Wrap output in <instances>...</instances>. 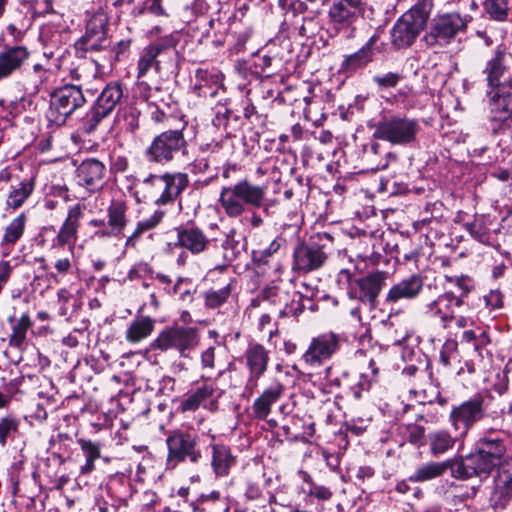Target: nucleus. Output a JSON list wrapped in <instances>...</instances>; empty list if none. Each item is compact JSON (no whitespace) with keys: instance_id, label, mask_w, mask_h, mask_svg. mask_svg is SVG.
<instances>
[{"instance_id":"5fc2aeb1","label":"nucleus","mask_w":512,"mask_h":512,"mask_svg":"<svg viewBox=\"0 0 512 512\" xmlns=\"http://www.w3.org/2000/svg\"><path fill=\"white\" fill-rule=\"evenodd\" d=\"M31 326L32 321L27 313L22 314L16 319L12 325V334L9 339L10 346L21 349L26 341V335Z\"/></svg>"},{"instance_id":"0e129e2a","label":"nucleus","mask_w":512,"mask_h":512,"mask_svg":"<svg viewBox=\"0 0 512 512\" xmlns=\"http://www.w3.org/2000/svg\"><path fill=\"white\" fill-rule=\"evenodd\" d=\"M140 112L134 107H127L121 112H118L116 121H124V128L131 133H134L139 128Z\"/></svg>"},{"instance_id":"6ab92c4d","label":"nucleus","mask_w":512,"mask_h":512,"mask_svg":"<svg viewBox=\"0 0 512 512\" xmlns=\"http://www.w3.org/2000/svg\"><path fill=\"white\" fill-rule=\"evenodd\" d=\"M489 121L493 133L512 122V85L488 88L486 91Z\"/></svg>"},{"instance_id":"603ef678","label":"nucleus","mask_w":512,"mask_h":512,"mask_svg":"<svg viewBox=\"0 0 512 512\" xmlns=\"http://www.w3.org/2000/svg\"><path fill=\"white\" fill-rule=\"evenodd\" d=\"M286 243L282 236H277L263 249L252 251V261L256 266L268 265Z\"/></svg>"},{"instance_id":"6e6d98bb","label":"nucleus","mask_w":512,"mask_h":512,"mask_svg":"<svg viewBox=\"0 0 512 512\" xmlns=\"http://www.w3.org/2000/svg\"><path fill=\"white\" fill-rule=\"evenodd\" d=\"M164 291L169 296H178L180 301L190 303L194 299L196 290L193 288V283L190 278L178 277L176 282L170 287H165Z\"/></svg>"},{"instance_id":"ea45409f","label":"nucleus","mask_w":512,"mask_h":512,"mask_svg":"<svg viewBox=\"0 0 512 512\" xmlns=\"http://www.w3.org/2000/svg\"><path fill=\"white\" fill-rule=\"evenodd\" d=\"M377 41L378 35H372L363 47L345 58L342 64L343 69L346 72L353 73L366 67L373 60V49Z\"/></svg>"},{"instance_id":"6e6552de","label":"nucleus","mask_w":512,"mask_h":512,"mask_svg":"<svg viewBox=\"0 0 512 512\" xmlns=\"http://www.w3.org/2000/svg\"><path fill=\"white\" fill-rule=\"evenodd\" d=\"M420 130L421 126L418 119L394 114L383 116L375 124L372 137L389 142L392 145L408 146L417 140Z\"/></svg>"},{"instance_id":"f704fd0d","label":"nucleus","mask_w":512,"mask_h":512,"mask_svg":"<svg viewBox=\"0 0 512 512\" xmlns=\"http://www.w3.org/2000/svg\"><path fill=\"white\" fill-rule=\"evenodd\" d=\"M221 100L222 98L218 100L215 108L212 126L220 132V136L232 137L234 132L243 125L242 117L228 106L227 101L221 104Z\"/></svg>"},{"instance_id":"9d476101","label":"nucleus","mask_w":512,"mask_h":512,"mask_svg":"<svg viewBox=\"0 0 512 512\" xmlns=\"http://www.w3.org/2000/svg\"><path fill=\"white\" fill-rule=\"evenodd\" d=\"M84 216V206L75 204L68 209V214L58 231L52 225L44 226L40 230L36 240L38 245L44 247L50 237L51 248H62L68 246L71 254L78 238V228Z\"/></svg>"},{"instance_id":"e433bc0d","label":"nucleus","mask_w":512,"mask_h":512,"mask_svg":"<svg viewBox=\"0 0 512 512\" xmlns=\"http://www.w3.org/2000/svg\"><path fill=\"white\" fill-rule=\"evenodd\" d=\"M29 55L25 46H11L2 50L0 52V81L20 70Z\"/></svg>"},{"instance_id":"3c124183","label":"nucleus","mask_w":512,"mask_h":512,"mask_svg":"<svg viewBox=\"0 0 512 512\" xmlns=\"http://www.w3.org/2000/svg\"><path fill=\"white\" fill-rule=\"evenodd\" d=\"M77 443L85 457V462L80 466V474L88 475L95 469V461L101 457L102 445L89 439L80 438Z\"/></svg>"},{"instance_id":"aec40b11","label":"nucleus","mask_w":512,"mask_h":512,"mask_svg":"<svg viewBox=\"0 0 512 512\" xmlns=\"http://www.w3.org/2000/svg\"><path fill=\"white\" fill-rule=\"evenodd\" d=\"M487 416V403L477 395L458 406H454L449 414V421L460 437H465L468 431Z\"/></svg>"},{"instance_id":"9b49d317","label":"nucleus","mask_w":512,"mask_h":512,"mask_svg":"<svg viewBox=\"0 0 512 512\" xmlns=\"http://www.w3.org/2000/svg\"><path fill=\"white\" fill-rule=\"evenodd\" d=\"M180 41V33L174 31L163 37H159L144 47L140 53L137 64V78H144L151 70L159 73L162 70V62L165 58L175 55L176 47Z\"/></svg>"},{"instance_id":"37998d69","label":"nucleus","mask_w":512,"mask_h":512,"mask_svg":"<svg viewBox=\"0 0 512 512\" xmlns=\"http://www.w3.org/2000/svg\"><path fill=\"white\" fill-rule=\"evenodd\" d=\"M155 328V320L150 316L135 317L125 332V339L132 344L148 338Z\"/></svg>"},{"instance_id":"bb28decb","label":"nucleus","mask_w":512,"mask_h":512,"mask_svg":"<svg viewBox=\"0 0 512 512\" xmlns=\"http://www.w3.org/2000/svg\"><path fill=\"white\" fill-rule=\"evenodd\" d=\"M462 306L452 292H443L434 300L424 304L422 313L427 318L438 320L441 327L446 329L456 319V310Z\"/></svg>"},{"instance_id":"338daca9","label":"nucleus","mask_w":512,"mask_h":512,"mask_svg":"<svg viewBox=\"0 0 512 512\" xmlns=\"http://www.w3.org/2000/svg\"><path fill=\"white\" fill-rule=\"evenodd\" d=\"M405 437L407 441L416 447L425 444V428L417 424H409L406 426Z\"/></svg>"},{"instance_id":"69168bd1","label":"nucleus","mask_w":512,"mask_h":512,"mask_svg":"<svg viewBox=\"0 0 512 512\" xmlns=\"http://www.w3.org/2000/svg\"><path fill=\"white\" fill-rule=\"evenodd\" d=\"M200 366L205 373L212 372L216 368L215 345H209L200 352Z\"/></svg>"},{"instance_id":"bf43d9fd","label":"nucleus","mask_w":512,"mask_h":512,"mask_svg":"<svg viewBox=\"0 0 512 512\" xmlns=\"http://www.w3.org/2000/svg\"><path fill=\"white\" fill-rule=\"evenodd\" d=\"M318 24L314 17H302L292 22L288 29L291 35H297L302 38H310L315 35Z\"/></svg>"},{"instance_id":"052dcab7","label":"nucleus","mask_w":512,"mask_h":512,"mask_svg":"<svg viewBox=\"0 0 512 512\" xmlns=\"http://www.w3.org/2000/svg\"><path fill=\"white\" fill-rule=\"evenodd\" d=\"M373 385L371 380L367 378V375L360 374L358 381L348 388L347 395L354 401L366 400L369 397Z\"/></svg>"},{"instance_id":"20e7f679","label":"nucleus","mask_w":512,"mask_h":512,"mask_svg":"<svg viewBox=\"0 0 512 512\" xmlns=\"http://www.w3.org/2000/svg\"><path fill=\"white\" fill-rule=\"evenodd\" d=\"M334 237L329 232H318L308 242L298 243L292 255V271L307 274L319 270L327 261Z\"/></svg>"},{"instance_id":"49530a36","label":"nucleus","mask_w":512,"mask_h":512,"mask_svg":"<svg viewBox=\"0 0 512 512\" xmlns=\"http://www.w3.org/2000/svg\"><path fill=\"white\" fill-rule=\"evenodd\" d=\"M462 437L456 432L453 436L447 430H437L428 434L429 451L433 456H438L453 449L458 439Z\"/></svg>"},{"instance_id":"1a4fd4ad","label":"nucleus","mask_w":512,"mask_h":512,"mask_svg":"<svg viewBox=\"0 0 512 512\" xmlns=\"http://www.w3.org/2000/svg\"><path fill=\"white\" fill-rule=\"evenodd\" d=\"M182 129H169L156 135L144 150L147 162L166 165L188 154V142Z\"/></svg>"},{"instance_id":"dca6fc26","label":"nucleus","mask_w":512,"mask_h":512,"mask_svg":"<svg viewBox=\"0 0 512 512\" xmlns=\"http://www.w3.org/2000/svg\"><path fill=\"white\" fill-rule=\"evenodd\" d=\"M399 236L392 231L375 230L372 238L366 237L369 250L356 253V257L371 265L388 264L391 259L399 261Z\"/></svg>"},{"instance_id":"c9c22d12","label":"nucleus","mask_w":512,"mask_h":512,"mask_svg":"<svg viewBox=\"0 0 512 512\" xmlns=\"http://www.w3.org/2000/svg\"><path fill=\"white\" fill-rule=\"evenodd\" d=\"M372 139L363 145L362 161L366 164L367 169L371 171H379L386 169L391 161L396 160V155L386 150V148Z\"/></svg>"},{"instance_id":"473e14b6","label":"nucleus","mask_w":512,"mask_h":512,"mask_svg":"<svg viewBox=\"0 0 512 512\" xmlns=\"http://www.w3.org/2000/svg\"><path fill=\"white\" fill-rule=\"evenodd\" d=\"M105 174L106 167L101 161L88 158L77 167L76 180L80 186L89 191H95L103 186Z\"/></svg>"},{"instance_id":"4468645a","label":"nucleus","mask_w":512,"mask_h":512,"mask_svg":"<svg viewBox=\"0 0 512 512\" xmlns=\"http://www.w3.org/2000/svg\"><path fill=\"white\" fill-rule=\"evenodd\" d=\"M123 98V87L119 82L108 83L98 95L91 109L82 120V129L90 134L120 104Z\"/></svg>"},{"instance_id":"72a5a7b5","label":"nucleus","mask_w":512,"mask_h":512,"mask_svg":"<svg viewBox=\"0 0 512 512\" xmlns=\"http://www.w3.org/2000/svg\"><path fill=\"white\" fill-rule=\"evenodd\" d=\"M237 280L229 277L222 282L221 286H213L205 290L202 294L204 307L208 310H218L226 305L232 304L236 298Z\"/></svg>"},{"instance_id":"e2e57ef3","label":"nucleus","mask_w":512,"mask_h":512,"mask_svg":"<svg viewBox=\"0 0 512 512\" xmlns=\"http://www.w3.org/2000/svg\"><path fill=\"white\" fill-rule=\"evenodd\" d=\"M235 230H230L226 234L225 239L221 243V247L224 251V258L228 261L235 260L241 252L240 242L235 238Z\"/></svg>"},{"instance_id":"ddd939ff","label":"nucleus","mask_w":512,"mask_h":512,"mask_svg":"<svg viewBox=\"0 0 512 512\" xmlns=\"http://www.w3.org/2000/svg\"><path fill=\"white\" fill-rule=\"evenodd\" d=\"M86 100L82 89L78 85H64L55 89L50 94V104L47 117L57 126L65 124L67 118L78 108L85 104Z\"/></svg>"},{"instance_id":"4be33fe9","label":"nucleus","mask_w":512,"mask_h":512,"mask_svg":"<svg viewBox=\"0 0 512 512\" xmlns=\"http://www.w3.org/2000/svg\"><path fill=\"white\" fill-rule=\"evenodd\" d=\"M483 74L487 87L512 85V53L504 44H499L487 60Z\"/></svg>"},{"instance_id":"0eeeda50","label":"nucleus","mask_w":512,"mask_h":512,"mask_svg":"<svg viewBox=\"0 0 512 512\" xmlns=\"http://www.w3.org/2000/svg\"><path fill=\"white\" fill-rule=\"evenodd\" d=\"M200 332L196 327L184 325L166 326L150 343V350L176 351L180 357L192 359V353L200 344Z\"/></svg>"},{"instance_id":"58836bf2","label":"nucleus","mask_w":512,"mask_h":512,"mask_svg":"<svg viewBox=\"0 0 512 512\" xmlns=\"http://www.w3.org/2000/svg\"><path fill=\"white\" fill-rule=\"evenodd\" d=\"M283 391L284 387L281 383H274L266 388L253 403L254 417L265 420L271 412V406L279 400Z\"/></svg>"},{"instance_id":"a19ab883","label":"nucleus","mask_w":512,"mask_h":512,"mask_svg":"<svg viewBox=\"0 0 512 512\" xmlns=\"http://www.w3.org/2000/svg\"><path fill=\"white\" fill-rule=\"evenodd\" d=\"M298 477L301 484L298 486V492L306 496V498L318 501H328L332 498L333 492L329 487L316 483L313 477L305 470H298Z\"/></svg>"},{"instance_id":"2f4dec72","label":"nucleus","mask_w":512,"mask_h":512,"mask_svg":"<svg viewBox=\"0 0 512 512\" xmlns=\"http://www.w3.org/2000/svg\"><path fill=\"white\" fill-rule=\"evenodd\" d=\"M424 287V278L420 274H411L394 285L388 290L385 301L389 304H395L400 301H409L416 299Z\"/></svg>"},{"instance_id":"680f3d73","label":"nucleus","mask_w":512,"mask_h":512,"mask_svg":"<svg viewBox=\"0 0 512 512\" xmlns=\"http://www.w3.org/2000/svg\"><path fill=\"white\" fill-rule=\"evenodd\" d=\"M510 0H485L484 9L496 21H504L508 17Z\"/></svg>"},{"instance_id":"09e8293b","label":"nucleus","mask_w":512,"mask_h":512,"mask_svg":"<svg viewBox=\"0 0 512 512\" xmlns=\"http://www.w3.org/2000/svg\"><path fill=\"white\" fill-rule=\"evenodd\" d=\"M444 286V292H452L453 296L460 300V304L464 306L466 298L474 289V281L466 275L445 276Z\"/></svg>"},{"instance_id":"b1692460","label":"nucleus","mask_w":512,"mask_h":512,"mask_svg":"<svg viewBox=\"0 0 512 512\" xmlns=\"http://www.w3.org/2000/svg\"><path fill=\"white\" fill-rule=\"evenodd\" d=\"M341 337L333 332H326L313 337L306 351L302 355V361L309 367H320L325 361L340 349Z\"/></svg>"},{"instance_id":"79ce46f5","label":"nucleus","mask_w":512,"mask_h":512,"mask_svg":"<svg viewBox=\"0 0 512 512\" xmlns=\"http://www.w3.org/2000/svg\"><path fill=\"white\" fill-rule=\"evenodd\" d=\"M35 189L34 178H24L17 184H12L7 195L6 205L13 210L19 209L32 195Z\"/></svg>"},{"instance_id":"393cba45","label":"nucleus","mask_w":512,"mask_h":512,"mask_svg":"<svg viewBox=\"0 0 512 512\" xmlns=\"http://www.w3.org/2000/svg\"><path fill=\"white\" fill-rule=\"evenodd\" d=\"M261 297L264 302L275 307L280 318L297 317L304 310L301 303L303 297L300 292L290 294L276 286H267L261 290Z\"/></svg>"},{"instance_id":"f8f14e48","label":"nucleus","mask_w":512,"mask_h":512,"mask_svg":"<svg viewBox=\"0 0 512 512\" xmlns=\"http://www.w3.org/2000/svg\"><path fill=\"white\" fill-rule=\"evenodd\" d=\"M469 20L470 17L456 12L438 15L432 19L423 41L429 47H445L467 29Z\"/></svg>"},{"instance_id":"a18cd8bd","label":"nucleus","mask_w":512,"mask_h":512,"mask_svg":"<svg viewBox=\"0 0 512 512\" xmlns=\"http://www.w3.org/2000/svg\"><path fill=\"white\" fill-rule=\"evenodd\" d=\"M233 141L231 137L220 136V139H213L210 142L200 145L202 153L209 154V157L217 162L228 161L233 153Z\"/></svg>"},{"instance_id":"2eb2a0df","label":"nucleus","mask_w":512,"mask_h":512,"mask_svg":"<svg viewBox=\"0 0 512 512\" xmlns=\"http://www.w3.org/2000/svg\"><path fill=\"white\" fill-rule=\"evenodd\" d=\"M128 205L124 200L112 199L106 208L107 219L94 218L88 222L95 228L94 237L98 239H120L129 223Z\"/></svg>"},{"instance_id":"c03bdc74","label":"nucleus","mask_w":512,"mask_h":512,"mask_svg":"<svg viewBox=\"0 0 512 512\" xmlns=\"http://www.w3.org/2000/svg\"><path fill=\"white\" fill-rule=\"evenodd\" d=\"M26 223L27 217L24 213H21L6 226L1 240L2 253L4 256L9 255L10 248L24 235Z\"/></svg>"},{"instance_id":"f3484780","label":"nucleus","mask_w":512,"mask_h":512,"mask_svg":"<svg viewBox=\"0 0 512 512\" xmlns=\"http://www.w3.org/2000/svg\"><path fill=\"white\" fill-rule=\"evenodd\" d=\"M427 13L414 6L405 12L391 29V43L396 49L410 47L426 26Z\"/></svg>"},{"instance_id":"a211bd4d","label":"nucleus","mask_w":512,"mask_h":512,"mask_svg":"<svg viewBox=\"0 0 512 512\" xmlns=\"http://www.w3.org/2000/svg\"><path fill=\"white\" fill-rule=\"evenodd\" d=\"M367 0H334L328 10L329 22L337 33L345 38L354 36L355 22L363 17Z\"/></svg>"},{"instance_id":"864d4df0","label":"nucleus","mask_w":512,"mask_h":512,"mask_svg":"<svg viewBox=\"0 0 512 512\" xmlns=\"http://www.w3.org/2000/svg\"><path fill=\"white\" fill-rule=\"evenodd\" d=\"M191 391L203 404V408L210 411H215L217 409L218 398L221 393L214 383L204 382L202 385Z\"/></svg>"},{"instance_id":"423d86ee","label":"nucleus","mask_w":512,"mask_h":512,"mask_svg":"<svg viewBox=\"0 0 512 512\" xmlns=\"http://www.w3.org/2000/svg\"><path fill=\"white\" fill-rule=\"evenodd\" d=\"M165 443L167 468L174 469L180 463L198 464L203 459L202 436L193 430H171Z\"/></svg>"},{"instance_id":"c756f323","label":"nucleus","mask_w":512,"mask_h":512,"mask_svg":"<svg viewBox=\"0 0 512 512\" xmlns=\"http://www.w3.org/2000/svg\"><path fill=\"white\" fill-rule=\"evenodd\" d=\"M211 439L207 444L210 448V466L216 478L227 477L237 465V456L232 448L222 442H216L215 435L209 434Z\"/></svg>"},{"instance_id":"7c9ffc66","label":"nucleus","mask_w":512,"mask_h":512,"mask_svg":"<svg viewBox=\"0 0 512 512\" xmlns=\"http://www.w3.org/2000/svg\"><path fill=\"white\" fill-rule=\"evenodd\" d=\"M470 236L487 246L499 247L500 227L489 215H476L471 222L465 224Z\"/></svg>"},{"instance_id":"7ed1b4c3","label":"nucleus","mask_w":512,"mask_h":512,"mask_svg":"<svg viewBox=\"0 0 512 512\" xmlns=\"http://www.w3.org/2000/svg\"><path fill=\"white\" fill-rule=\"evenodd\" d=\"M189 185V177L182 172L150 174L139 182L133 193L136 202L152 201L157 206L173 204Z\"/></svg>"},{"instance_id":"774afa93","label":"nucleus","mask_w":512,"mask_h":512,"mask_svg":"<svg viewBox=\"0 0 512 512\" xmlns=\"http://www.w3.org/2000/svg\"><path fill=\"white\" fill-rule=\"evenodd\" d=\"M402 75L396 72H388L384 75H376L373 77V82L379 89L394 88L398 85Z\"/></svg>"},{"instance_id":"39448f33","label":"nucleus","mask_w":512,"mask_h":512,"mask_svg":"<svg viewBox=\"0 0 512 512\" xmlns=\"http://www.w3.org/2000/svg\"><path fill=\"white\" fill-rule=\"evenodd\" d=\"M386 271H373L367 275L356 277L349 270L342 269L337 274V285L346 291L350 299L373 306L386 284Z\"/></svg>"},{"instance_id":"4d7b16f0","label":"nucleus","mask_w":512,"mask_h":512,"mask_svg":"<svg viewBox=\"0 0 512 512\" xmlns=\"http://www.w3.org/2000/svg\"><path fill=\"white\" fill-rule=\"evenodd\" d=\"M20 421L13 415H7L0 419V447L5 448L9 442L14 441L19 435Z\"/></svg>"},{"instance_id":"de8ad7c7","label":"nucleus","mask_w":512,"mask_h":512,"mask_svg":"<svg viewBox=\"0 0 512 512\" xmlns=\"http://www.w3.org/2000/svg\"><path fill=\"white\" fill-rule=\"evenodd\" d=\"M165 213L162 210H155L149 217L137 222L133 232L126 238L125 247L134 248L140 238L147 232L153 230L162 221Z\"/></svg>"},{"instance_id":"c85d7f7f","label":"nucleus","mask_w":512,"mask_h":512,"mask_svg":"<svg viewBox=\"0 0 512 512\" xmlns=\"http://www.w3.org/2000/svg\"><path fill=\"white\" fill-rule=\"evenodd\" d=\"M224 75L216 68H198L192 80V90L203 98L215 99L225 94Z\"/></svg>"},{"instance_id":"cd10ccee","label":"nucleus","mask_w":512,"mask_h":512,"mask_svg":"<svg viewBox=\"0 0 512 512\" xmlns=\"http://www.w3.org/2000/svg\"><path fill=\"white\" fill-rule=\"evenodd\" d=\"M176 241L174 246L190 252L192 255H200L206 252L211 240L204 231L195 223H186L174 228Z\"/></svg>"},{"instance_id":"5701e85b","label":"nucleus","mask_w":512,"mask_h":512,"mask_svg":"<svg viewBox=\"0 0 512 512\" xmlns=\"http://www.w3.org/2000/svg\"><path fill=\"white\" fill-rule=\"evenodd\" d=\"M488 500L495 510H504L512 501V457H508L496 469Z\"/></svg>"},{"instance_id":"8fccbe9b","label":"nucleus","mask_w":512,"mask_h":512,"mask_svg":"<svg viewBox=\"0 0 512 512\" xmlns=\"http://www.w3.org/2000/svg\"><path fill=\"white\" fill-rule=\"evenodd\" d=\"M57 304L58 314L69 320L82 308L83 302L79 296L61 288L57 292Z\"/></svg>"},{"instance_id":"f257e3e1","label":"nucleus","mask_w":512,"mask_h":512,"mask_svg":"<svg viewBox=\"0 0 512 512\" xmlns=\"http://www.w3.org/2000/svg\"><path fill=\"white\" fill-rule=\"evenodd\" d=\"M506 441L497 432L491 430L480 437L475 444V452L458 460L452 470V477L466 480L484 475L487 477L494 468H498L509 456H506Z\"/></svg>"},{"instance_id":"f03ea898","label":"nucleus","mask_w":512,"mask_h":512,"mask_svg":"<svg viewBox=\"0 0 512 512\" xmlns=\"http://www.w3.org/2000/svg\"><path fill=\"white\" fill-rule=\"evenodd\" d=\"M219 204L229 218L241 217L247 207L261 209L266 216L276 214L279 201L266 197V186L255 185L247 179L222 187Z\"/></svg>"},{"instance_id":"a878e982","label":"nucleus","mask_w":512,"mask_h":512,"mask_svg":"<svg viewBox=\"0 0 512 512\" xmlns=\"http://www.w3.org/2000/svg\"><path fill=\"white\" fill-rule=\"evenodd\" d=\"M243 360L249 372L245 390L252 393L268 369L270 353L262 344L250 342L244 351Z\"/></svg>"},{"instance_id":"13d9d810","label":"nucleus","mask_w":512,"mask_h":512,"mask_svg":"<svg viewBox=\"0 0 512 512\" xmlns=\"http://www.w3.org/2000/svg\"><path fill=\"white\" fill-rule=\"evenodd\" d=\"M211 0H194L180 11V19L189 24L197 19L199 16L205 15L210 9Z\"/></svg>"},{"instance_id":"412c9836","label":"nucleus","mask_w":512,"mask_h":512,"mask_svg":"<svg viewBox=\"0 0 512 512\" xmlns=\"http://www.w3.org/2000/svg\"><path fill=\"white\" fill-rule=\"evenodd\" d=\"M107 24L108 18L102 12L94 14L88 20L84 35L74 45L77 57L85 58L88 52H98L110 46Z\"/></svg>"},{"instance_id":"4c0bfd02","label":"nucleus","mask_w":512,"mask_h":512,"mask_svg":"<svg viewBox=\"0 0 512 512\" xmlns=\"http://www.w3.org/2000/svg\"><path fill=\"white\" fill-rule=\"evenodd\" d=\"M457 461L446 460L442 462H427L418 466L409 476V480L414 483L426 482L443 476L448 470L452 473L453 467Z\"/></svg>"}]
</instances>
